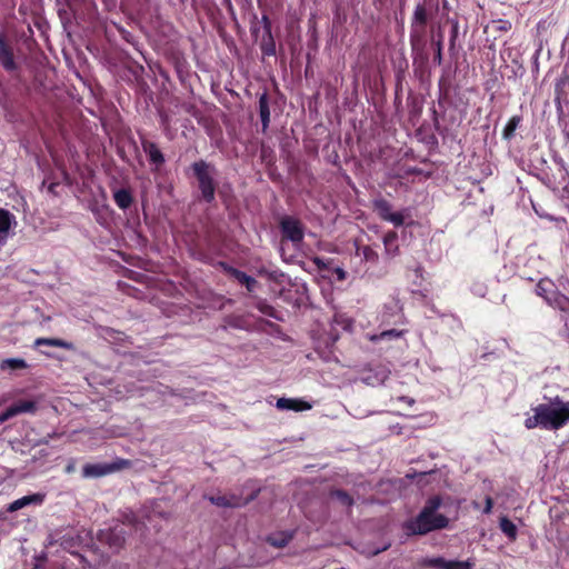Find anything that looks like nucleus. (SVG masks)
I'll list each match as a JSON object with an SVG mask.
<instances>
[{"instance_id": "nucleus-11", "label": "nucleus", "mask_w": 569, "mask_h": 569, "mask_svg": "<svg viewBox=\"0 0 569 569\" xmlns=\"http://www.w3.org/2000/svg\"><path fill=\"white\" fill-rule=\"evenodd\" d=\"M276 407L279 410H292V411H306L310 410L312 406L301 399H292V398H279L277 400Z\"/></svg>"}, {"instance_id": "nucleus-9", "label": "nucleus", "mask_w": 569, "mask_h": 569, "mask_svg": "<svg viewBox=\"0 0 569 569\" xmlns=\"http://www.w3.org/2000/svg\"><path fill=\"white\" fill-rule=\"evenodd\" d=\"M36 410V402L31 400H21L9 407L3 413L0 415V422H4L8 419L27 412H33Z\"/></svg>"}, {"instance_id": "nucleus-31", "label": "nucleus", "mask_w": 569, "mask_h": 569, "mask_svg": "<svg viewBox=\"0 0 569 569\" xmlns=\"http://www.w3.org/2000/svg\"><path fill=\"white\" fill-rule=\"evenodd\" d=\"M335 272H336L337 278H338L339 280H345V279H346V271H345L343 269H341V268H336V269H335Z\"/></svg>"}, {"instance_id": "nucleus-35", "label": "nucleus", "mask_w": 569, "mask_h": 569, "mask_svg": "<svg viewBox=\"0 0 569 569\" xmlns=\"http://www.w3.org/2000/svg\"><path fill=\"white\" fill-rule=\"evenodd\" d=\"M267 54H272L273 53V50H267L266 51Z\"/></svg>"}, {"instance_id": "nucleus-16", "label": "nucleus", "mask_w": 569, "mask_h": 569, "mask_svg": "<svg viewBox=\"0 0 569 569\" xmlns=\"http://www.w3.org/2000/svg\"><path fill=\"white\" fill-rule=\"evenodd\" d=\"M383 246L386 253L390 257H395L398 253V236L396 232H388L383 237Z\"/></svg>"}, {"instance_id": "nucleus-34", "label": "nucleus", "mask_w": 569, "mask_h": 569, "mask_svg": "<svg viewBox=\"0 0 569 569\" xmlns=\"http://www.w3.org/2000/svg\"><path fill=\"white\" fill-rule=\"evenodd\" d=\"M315 262H316L318 266H320V264H321V260H320L319 258H316V259H315Z\"/></svg>"}, {"instance_id": "nucleus-6", "label": "nucleus", "mask_w": 569, "mask_h": 569, "mask_svg": "<svg viewBox=\"0 0 569 569\" xmlns=\"http://www.w3.org/2000/svg\"><path fill=\"white\" fill-rule=\"evenodd\" d=\"M375 210L386 221H389L396 227L402 226L405 222V214L402 212H393L391 204L385 199H377L373 202Z\"/></svg>"}, {"instance_id": "nucleus-3", "label": "nucleus", "mask_w": 569, "mask_h": 569, "mask_svg": "<svg viewBox=\"0 0 569 569\" xmlns=\"http://www.w3.org/2000/svg\"><path fill=\"white\" fill-rule=\"evenodd\" d=\"M193 170L203 199L208 202L212 201L214 198L213 169L208 163L200 161L193 164Z\"/></svg>"}, {"instance_id": "nucleus-10", "label": "nucleus", "mask_w": 569, "mask_h": 569, "mask_svg": "<svg viewBox=\"0 0 569 569\" xmlns=\"http://www.w3.org/2000/svg\"><path fill=\"white\" fill-rule=\"evenodd\" d=\"M425 563L437 569H471L469 561L446 560L441 557L427 558Z\"/></svg>"}, {"instance_id": "nucleus-8", "label": "nucleus", "mask_w": 569, "mask_h": 569, "mask_svg": "<svg viewBox=\"0 0 569 569\" xmlns=\"http://www.w3.org/2000/svg\"><path fill=\"white\" fill-rule=\"evenodd\" d=\"M390 375V370L386 366H377L362 376V381L372 387L382 385Z\"/></svg>"}, {"instance_id": "nucleus-28", "label": "nucleus", "mask_w": 569, "mask_h": 569, "mask_svg": "<svg viewBox=\"0 0 569 569\" xmlns=\"http://www.w3.org/2000/svg\"><path fill=\"white\" fill-rule=\"evenodd\" d=\"M335 322L341 325L343 329H348L351 327V321L348 318H343L342 316H336Z\"/></svg>"}, {"instance_id": "nucleus-5", "label": "nucleus", "mask_w": 569, "mask_h": 569, "mask_svg": "<svg viewBox=\"0 0 569 569\" xmlns=\"http://www.w3.org/2000/svg\"><path fill=\"white\" fill-rule=\"evenodd\" d=\"M18 226L17 218L10 211L0 208V248L14 236Z\"/></svg>"}, {"instance_id": "nucleus-29", "label": "nucleus", "mask_w": 569, "mask_h": 569, "mask_svg": "<svg viewBox=\"0 0 569 569\" xmlns=\"http://www.w3.org/2000/svg\"><path fill=\"white\" fill-rule=\"evenodd\" d=\"M107 541L110 545V547L119 548L123 542V538L117 536L114 539H111L108 537Z\"/></svg>"}, {"instance_id": "nucleus-7", "label": "nucleus", "mask_w": 569, "mask_h": 569, "mask_svg": "<svg viewBox=\"0 0 569 569\" xmlns=\"http://www.w3.org/2000/svg\"><path fill=\"white\" fill-rule=\"evenodd\" d=\"M281 230L283 236L293 243H299L303 239L301 223L293 218H283L281 221Z\"/></svg>"}, {"instance_id": "nucleus-15", "label": "nucleus", "mask_w": 569, "mask_h": 569, "mask_svg": "<svg viewBox=\"0 0 569 569\" xmlns=\"http://www.w3.org/2000/svg\"><path fill=\"white\" fill-rule=\"evenodd\" d=\"M114 470L111 466L106 465H86L82 469V475L86 478H96L108 475Z\"/></svg>"}, {"instance_id": "nucleus-21", "label": "nucleus", "mask_w": 569, "mask_h": 569, "mask_svg": "<svg viewBox=\"0 0 569 569\" xmlns=\"http://www.w3.org/2000/svg\"><path fill=\"white\" fill-rule=\"evenodd\" d=\"M357 254L361 256L365 260H368V261H376L377 258H378V254L376 253V251H373L368 246L358 247L357 248Z\"/></svg>"}, {"instance_id": "nucleus-18", "label": "nucleus", "mask_w": 569, "mask_h": 569, "mask_svg": "<svg viewBox=\"0 0 569 569\" xmlns=\"http://www.w3.org/2000/svg\"><path fill=\"white\" fill-rule=\"evenodd\" d=\"M260 118L263 126V130L268 127L270 120V110L268 99L266 94H262L259 99Z\"/></svg>"}, {"instance_id": "nucleus-13", "label": "nucleus", "mask_w": 569, "mask_h": 569, "mask_svg": "<svg viewBox=\"0 0 569 569\" xmlns=\"http://www.w3.org/2000/svg\"><path fill=\"white\" fill-rule=\"evenodd\" d=\"M0 62L2 67L8 71H13L17 69L13 52L7 44L3 36H0Z\"/></svg>"}, {"instance_id": "nucleus-27", "label": "nucleus", "mask_w": 569, "mask_h": 569, "mask_svg": "<svg viewBox=\"0 0 569 569\" xmlns=\"http://www.w3.org/2000/svg\"><path fill=\"white\" fill-rule=\"evenodd\" d=\"M149 154H150V159H151L154 163H160V162H162V161H163V158H162L161 152H160L158 149L153 148V147L151 148V150H150Z\"/></svg>"}, {"instance_id": "nucleus-17", "label": "nucleus", "mask_w": 569, "mask_h": 569, "mask_svg": "<svg viewBox=\"0 0 569 569\" xmlns=\"http://www.w3.org/2000/svg\"><path fill=\"white\" fill-rule=\"evenodd\" d=\"M113 199L117 206L121 209H127L130 207L132 202V197L129 191L124 189L117 190L113 194Z\"/></svg>"}, {"instance_id": "nucleus-19", "label": "nucleus", "mask_w": 569, "mask_h": 569, "mask_svg": "<svg viewBox=\"0 0 569 569\" xmlns=\"http://www.w3.org/2000/svg\"><path fill=\"white\" fill-rule=\"evenodd\" d=\"M500 529L509 539H511V540L516 539L517 527L507 517H502L500 519Z\"/></svg>"}, {"instance_id": "nucleus-14", "label": "nucleus", "mask_w": 569, "mask_h": 569, "mask_svg": "<svg viewBox=\"0 0 569 569\" xmlns=\"http://www.w3.org/2000/svg\"><path fill=\"white\" fill-rule=\"evenodd\" d=\"M210 501L219 507H240L249 501V499H241L234 496H212L210 497Z\"/></svg>"}, {"instance_id": "nucleus-12", "label": "nucleus", "mask_w": 569, "mask_h": 569, "mask_svg": "<svg viewBox=\"0 0 569 569\" xmlns=\"http://www.w3.org/2000/svg\"><path fill=\"white\" fill-rule=\"evenodd\" d=\"M44 500V495L42 493H32V495H29V496H24L22 498H19L14 501H12L7 510L9 512H14V511H18L27 506H30V505H41Z\"/></svg>"}, {"instance_id": "nucleus-30", "label": "nucleus", "mask_w": 569, "mask_h": 569, "mask_svg": "<svg viewBox=\"0 0 569 569\" xmlns=\"http://www.w3.org/2000/svg\"><path fill=\"white\" fill-rule=\"evenodd\" d=\"M492 506H493L492 499L490 497H487L486 498V506H485L483 512L485 513H490L491 510H492Z\"/></svg>"}, {"instance_id": "nucleus-1", "label": "nucleus", "mask_w": 569, "mask_h": 569, "mask_svg": "<svg viewBox=\"0 0 569 569\" xmlns=\"http://www.w3.org/2000/svg\"><path fill=\"white\" fill-rule=\"evenodd\" d=\"M569 423V401L560 396L546 398L543 402L531 408L525 419L527 429L541 428L559 430Z\"/></svg>"}, {"instance_id": "nucleus-2", "label": "nucleus", "mask_w": 569, "mask_h": 569, "mask_svg": "<svg viewBox=\"0 0 569 569\" xmlns=\"http://www.w3.org/2000/svg\"><path fill=\"white\" fill-rule=\"evenodd\" d=\"M439 505V499L430 500L416 519L406 523L407 530L415 535H423L435 529L445 528L448 520L442 515L437 513Z\"/></svg>"}, {"instance_id": "nucleus-23", "label": "nucleus", "mask_w": 569, "mask_h": 569, "mask_svg": "<svg viewBox=\"0 0 569 569\" xmlns=\"http://www.w3.org/2000/svg\"><path fill=\"white\" fill-rule=\"evenodd\" d=\"M236 277H237V279H238L241 283L246 284V287H247V289H248L249 291H252V290H253V288H254L256 283H257V281H256L253 278H251V277L247 276V274H246V273H243V272H239V271H237V272H236Z\"/></svg>"}, {"instance_id": "nucleus-24", "label": "nucleus", "mask_w": 569, "mask_h": 569, "mask_svg": "<svg viewBox=\"0 0 569 569\" xmlns=\"http://www.w3.org/2000/svg\"><path fill=\"white\" fill-rule=\"evenodd\" d=\"M400 336H401V331L391 329V330L382 331L380 335L371 336L370 340L378 341V340L386 339V338H399Z\"/></svg>"}, {"instance_id": "nucleus-26", "label": "nucleus", "mask_w": 569, "mask_h": 569, "mask_svg": "<svg viewBox=\"0 0 569 569\" xmlns=\"http://www.w3.org/2000/svg\"><path fill=\"white\" fill-rule=\"evenodd\" d=\"M332 497L339 500L345 506H350L352 502L351 498L346 492L340 490L332 492Z\"/></svg>"}, {"instance_id": "nucleus-4", "label": "nucleus", "mask_w": 569, "mask_h": 569, "mask_svg": "<svg viewBox=\"0 0 569 569\" xmlns=\"http://www.w3.org/2000/svg\"><path fill=\"white\" fill-rule=\"evenodd\" d=\"M536 293L543 298L550 306L565 309L568 299L559 293L556 284L549 279H541L536 286Z\"/></svg>"}, {"instance_id": "nucleus-20", "label": "nucleus", "mask_w": 569, "mask_h": 569, "mask_svg": "<svg viewBox=\"0 0 569 569\" xmlns=\"http://www.w3.org/2000/svg\"><path fill=\"white\" fill-rule=\"evenodd\" d=\"M50 346V347H59L63 349H71V343L61 340V339H51V338H39L36 340V346Z\"/></svg>"}, {"instance_id": "nucleus-32", "label": "nucleus", "mask_w": 569, "mask_h": 569, "mask_svg": "<svg viewBox=\"0 0 569 569\" xmlns=\"http://www.w3.org/2000/svg\"><path fill=\"white\" fill-rule=\"evenodd\" d=\"M416 18L420 19V20H423V11L422 10H417L416 11Z\"/></svg>"}, {"instance_id": "nucleus-33", "label": "nucleus", "mask_w": 569, "mask_h": 569, "mask_svg": "<svg viewBox=\"0 0 569 569\" xmlns=\"http://www.w3.org/2000/svg\"><path fill=\"white\" fill-rule=\"evenodd\" d=\"M286 542H287V540H284V539H283V540H281L280 542H278V541H274V540H273L271 543H272V545H274V546H279V547H281V546H284V545H286Z\"/></svg>"}, {"instance_id": "nucleus-25", "label": "nucleus", "mask_w": 569, "mask_h": 569, "mask_svg": "<svg viewBox=\"0 0 569 569\" xmlns=\"http://www.w3.org/2000/svg\"><path fill=\"white\" fill-rule=\"evenodd\" d=\"M2 366L4 368H10V369H21V368H26L27 367V363L24 360L22 359H7L3 361Z\"/></svg>"}, {"instance_id": "nucleus-22", "label": "nucleus", "mask_w": 569, "mask_h": 569, "mask_svg": "<svg viewBox=\"0 0 569 569\" xmlns=\"http://www.w3.org/2000/svg\"><path fill=\"white\" fill-rule=\"evenodd\" d=\"M519 122H520L519 117H512L505 127L503 137L507 139L511 138L515 130L517 129Z\"/></svg>"}]
</instances>
